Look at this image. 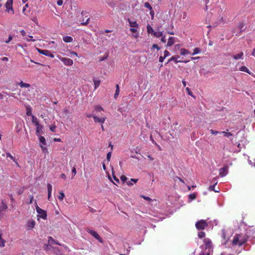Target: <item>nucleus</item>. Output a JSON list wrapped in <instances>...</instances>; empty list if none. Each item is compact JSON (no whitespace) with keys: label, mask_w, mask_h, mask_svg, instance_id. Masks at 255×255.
<instances>
[{"label":"nucleus","mask_w":255,"mask_h":255,"mask_svg":"<svg viewBox=\"0 0 255 255\" xmlns=\"http://www.w3.org/2000/svg\"><path fill=\"white\" fill-rule=\"evenodd\" d=\"M248 238L249 237L246 233H241L239 234H236L232 241V244L241 247L247 242Z\"/></svg>","instance_id":"f257e3e1"},{"label":"nucleus","mask_w":255,"mask_h":255,"mask_svg":"<svg viewBox=\"0 0 255 255\" xmlns=\"http://www.w3.org/2000/svg\"><path fill=\"white\" fill-rule=\"evenodd\" d=\"M204 243L205 245L204 250L207 251V252H210V255L213 252V246L212 242L209 239H205L204 240Z\"/></svg>","instance_id":"f03ea898"},{"label":"nucleus","mask_w":255,"mask_h":255,"mask_svg":"<svg viewBox=\"0 0 255 255\" xmlns=\"http://www.w3.org/2000/svg\"><path fill=\"white\" fill-rule=\"evenodd\" d=\"M128 21L129 24L130 28V31L132 32V33H135V32H137V29L139 28L138 24L135 21H131L129 18L128 19Z\"/></svg>","instance_id":"7ed1b4c3"},{"label":"nucleus","mask_w":255,"mask_h":255,"mask_svg":"<svg viewBox=\"0 0 255 255\" xmlns=\"http://www.w3.org/2000/svg\"><path fill=\"white\" fill-rule=\"evenodd\" d=\"M196 227L198 230H204L208 226V223L204 220H201L196 223Z\"/></svg>","instance_id":"20e7f679"},{"label":"nucleus","mask_w":255,"mask_h":255,"mask_svg":"<svg viewBox=\"0 0 255 255\" xmlns=\"http://www.w3.org/2000/svg\"><path fill=\"white\" fill-rule=\"evenodd\" d=\"M87 232L89 233H90L91 235L93 236L96 240H98L99 242L100 243H103V240L102 239L101 237H100V235H99L98 233H97L95 231H94V230H92L89 229V228H88L87 229Z\"/></svg>","instance_id":"39448f33"},{"label":"nucleus","mask_w":255,"mask_h":255,"mask_svg":"<svg viewBox=\"0 0 255 255\" xmlns=\"http://www.w3.org/2000/svg\"><path fill=\"white\" fill-rule=\"evenodd\" d=\"M36 212L40 215V217L45 219L47 217V214L45 211L39 208L37 205L36 207Z\"/></svg>","instance_id":"423d86ee"},{"label":"nucleus","mask_w":255,"mask_h":255,"mask_svg":"<svg viewBox=\"0 0 255 255\" xmlns=\"http://www.w3.org/2000/svg\"><path fill=\"white\" fill-rule=\"evenodd\" d=\"M12 0H7L5 4V7L6 8V10L8 12H11L12 14H13L14 10L12 8Z\"/></svg>","instance_id":"0eeeda50"},{"label":"nucleus","mask_w":255,"mask_h":255,"mask_svg":"<svg viewBox=\"0 0 255 255\" xmlns=\"http://www.w3.org/2000/svg\"><path fill=\"white\" fill-rule=\"evenodd\" d=\"M228 166H225L223 167H222L219 170V175L221 177H224L228 174Z\"/></svg>","instance_id":"6e6552de"},{"label":"nucleus","mask_w":255,"mask_h":255,"mask_svg":"<svg viewBox=\"0 0 255 255\" xmlns=\"http://www.w3.org/2000/svg\"><path fill=\"white\" fill-rule=\"evenodd\" d=\"M39 139L40 142L42 144H40V146L41 147L42 150L43 151H44L45 150L47 149L44 146V145H46L45 139L44 137H43L42 136H40L39 138Z\"/></svg>","instance_id":"1a4fd4ad"},{"label":"nucleus","mask_w":255,"mask_h":255,"mask_svg":"<svg viewBox=\"0 0 255 255\" xmlns=\"http://www.w3.org/2000/svg\"><path fill=\"white\" fill-rule=\"evenodd\" d=\"M35 221L34 220L28 221L26 224L27 229L30 230L33 229L35 225Z\"/></svg>","instance_id":"9d476101"},{"label":"nucleus","mask_w":255,"mask_h":255,"mask_svg":"<svg viewBox=\"0 0 255 255\" xmlns=\"http://www.w3.org/2000/svg\"><path fill=\"white\" fill-rule=\"evenodd\" d=\"M87 13V12L83 11L81 12V14L83 16H84L85 17H87L85 21H84V18L83 20V21L81 22V24L82 25H87L88 23L89 22L90 18L89 17H88V16H85V15Z\"/></svg>","instance_id":"9b49d317"},{"label":"nucleus","mask_w":255,"mask_h":255,"mask_svg":"<svg viewBox=\"0 0 255 255\" xmlns=\"http://www.w3.org/2000/svg\"><path fill=\"white\" fill-rule=\"evenodd\" d=\"M93 118L94 120V122L97 123V122H100V123L103 124L105 123L106 118H99L96 116H93Z\"/></svg>","instance_id":"f8f14e48"},{"label":"nucleus","mask_w":255,"mask_h":255,"mask_svg":"<svg viewBox=\"0 0 255 255\" xmlns=\"http://www.w3.org/2000/svg\"><path fill=\"white\" fill-rule=\"evenodd\" d=\"M48 244L49 246H51L52 245H60V244L58 243L56 241H55L52 237H49L48 240Z\"/></svg>","instance_id":"ddd939ff"},{"label":"nucleus","mask_w":255,"mask_h":255,"mask_svg":"<svg viewBox=\"0 0 255 255\" xmlns=\"http://www.w3.org/2000/svg\"><path fill=\"white\" fill-rule=\"evenodd\" d=\"M174 43H175V38L172 37V36H170L169 38V39L168 40L167 43L166 44L165 46L166 47H168V46H171L173 45V44H174Z\"/></svg>","instance_id":"4468645a"},{"label":"nucleus","mask_w":255,"mask_h":255,"mask_svg":"<svg viewBox=\"0 0 255 255\" xmlns=\"http://www.w3.org/2000/svg\"><path fill=\"white\" fill-rule=\"evenodd\" d=\"M179 56H173L171 57L168 60L167 63L170 62V61H174V62L176 63L178 62H181L182 61L180 60H177V58H179Z\"/></svg>","instance_id":"2eb2a0df"},{"label":"nucleus","mask_w":255,"mask_h":255,"mask_svg":"<svg viewBox=\"0 0 255 255\" xmlns=\"http://www.w3.org/2000/svg\"><path fill=\"white\" fill-rule=\"evenodd\" d=\"M244 53L243 52L238 53L237 54L233 55V57L235 60H239L243 58Z\"/></svg>","instance_id":"dca6fc26"},{"label":"nucleus","mask_w":255,"mask_h":255,"mask_svg":"<svg viewBox=\"0 0 255 255\" xmlns=\"http://www.w3.org/2000/svg\"><path fill=\"white\" fill-rule=\"evenodd\" d=\"M73 64V61L70 58H65V65H72Z\"/></svg>","instance_id":"f3484780"},{"label":"nucleus","mask_w":255,"mask_h":255,"mask_svg":"<svg viewBox=\"0 0 255 255\" xmlns=\"http://www.w3.org/2000/svg\"><path fill=\"white\" fill-rule=\"evenodd\" d=\"M239 70L242 71H244L245 72L248 73L249 74H252L251 72H250V70L248 69V68H247V67H246V66H242L240 68Z\"/></svg>","instance_id":"a211bd4d"},{"label":"nucleus","mask_w":255,"mask_h":255,"mask_svg":"<svg viewBox=\"0 0 255 255\" xmlns=\"http://www.w3.org/2000/svg\"><path fill=\"white\" fill-rule=\"evenodd\" d=\"M43 55H44L45 56H48V57H54V55L49 50H45L44 52H43Z\"/></svg>","instance_id":"6ab92c4d"},{"label":"nucleus","mask_w":255,"mask_h":255,"mask_svg":"<svg viewBox=\"0 0 255 255\" xmlns=\"http://www.w3.org/2000/svg\"><path fill=\"white\" fill-rule=\"evenodd\" d=\"M217 184V182H216L213 185L210 186L208 188V190L210 191H213L214 192H219V191L215 189V186Z\"/></svg>","instance_id":"aec40b11"},{"label":"nucleus","mask_w":255,"mask_h":255,"mask_svg":"<svg viewBox=\"0 0 255 255\" xmlns=\"http://www.w3.org/2000/svg\"><path fill=\"white\" fill-rule=\"evenodd\" d=\"M116 92H115V94H114V97L115 99H116V98H117L118 96L120 94V87H119V85L117 84L116 85Z\"/></svg>","instance_id":"412c9836"},{"label":"nucleus","mask_w":255,"mask_h":255,"mask_svg":"<svg viewBox=\"0 0 255 255\" xmlns=\"http://www.w3.org/2000/svg\"><path fill=\"white\" fill-rule=\"evenodd\" d=\"M42 127L39 125L36 126V133L37 135H39L40 133L42 131Z\"/></svg>","instance_id":"4be33fe9"},{"label":"nucleus","mask_w":255,"mask_h":255,"mask_svg":"<svg viewBox=\"0 0 255 255\" xmlns=\"http://www.w3.org/2000/svg\"><path fill=\"white\" fill-rule=\"evenodd\" d=\"M19 85L21 87V88H28L30 87V84H27V83H24L22 81L20 82L19 83Z\"/></svg>","instance_id":"5701e85b"},{"label":"nucleus","mask_w":255,"mask_h":255,"mask_svg":"<svg viewBox=\"0 0 255 255\" xmlns=\"http://www.w3.org/2000/svg\"><path fill=\"white\" fill-rule=\"evenodd\" d=\"M245 26V23H243V22H241V23H239L238 28L241 30V32L245 30L246 28Z\"/></svg>","instance_id":"b1692460"},{"label":"nucleus","mask_w":255,"mask_h":255,"mask_svg":"<svg viewBox=\"0 0 255 255\" xmlns=\"http://www.w3.org/2000/svg\"><path fill=\"white\" fill-rule=\"evenodd\" d=\"M153 35L156 38H159V37H161L163 35V33L162 31H154Z\"/></svg>","instance_id":"393cba45"},{"label":"nucleus","mask_w":255,"mask_h":255,"mask_svg":"<svg viewBox=\"0 0 255 255\" xmlns=\"http://www.w3.org/2000/svg\"><path fill=\"white\" fill-rule=\"evenodd\" d=\"M94 89H97V88L100 85V80L94 79Z\"/></svg>","instance_id":"a878e982"},{"label":"nucleus","mask_w":255,"mask_h":255,"mask_svg":"<svg viewBox=\"0 0 255 255\" xmlns=\"http://www.w3.org/2000/svg\"><path fill=\"white\" fill-rule=\"evenodd\" d=\"M146 28H147V31L148 33H153V34L154 31L152 26H151L150 25V24H148L146 26Z\"/></svg>","instance_id":"bb28decb"},{"label":"nucleus","mask_w":255,"mask_h":255,"mask_svg":"<svg viewBox=\"0 0 255 255\" xmlns=\"http://www.w3.org/2000/svg\"><path fill=\"white\" fill-rule=\"evenodd\" d=\"M53 252L56 255H62V251H60L58 249L56 248H53Z\"/></svg>","instance_id":"cd10ccee"},{"label":"nucleus","mask_w":255,"mask_h":255,"mask_svg":"<svg viewBox=\"0 0 255 255\" xmlns=\"http://www.w3.org/2000/svg\"><path fill=\"white\" fill-rule=\"evenodd\" d=\"M32 122L34 124H35L36 126L40 125L37 118L35 117L34 116H32Z\"/></svg>","instance_id":"c85d7f7f"},{"label":"nucleus","mask_w":255,"mask_h":255,"mask_svg":"<svg viewBox=\"0 0 255 255\" xmlns=\"http://www.w3.org/2000/svg\"><path fill=\"white\" fill-rule=\"evenodd\" d=\"M73 40V38L72 36H65V42L66 43H69V42H71Z\"/></svg>","instance_id":"c756f323"},{"label":"nucleus","mask_w":255,"mask_h":255,"mask_svg":"<svg viewBox=\"0 0 255 255\" xmlns=\"http://www.w3.org/2000/svg\"><path fill=\"white\" fill-rule=\"evenodd\" d=\"M66 52H67L66 53H65L66 55H68V56H73V55H75V56H77V53L76 52H70V51H69V50H67L66 51Z\"/></svg>","instance_id":"7c9ffc66"},{"label":"nucleus","mask_w":255,"mask_h":255,"mask_svg":"<svg viewBox=\"0 0 255 255\" xmlns=\"http://www.w3.org/2000/svg\"><path fill=\"white\" fill-rule=\"evenodd\" d=\"M189 53L188 50H186V49L185 48H182L181 49L180 51V54L182 55H187V54Z\"/></svg>","instance_id":"2f4dec72"},{"label":"nucleus","mask_w":255,"mask_h":255,"mask_svg":"<svg viewBox=\"0 0 255 255\" xmlns=\"http://www.w3.org/2000/svg\"><path fill=\"white\" fill-rule=\"evenodd\" d=\"M206 233L204 232H200L198 233V236L200 238H205Z\"/></svg>","instance_id":"473e14b6"},{"label":"nucleus","mask_w":255,"mask_h":255,"mask_svg":"<svg viewBox=\"0 0 255 255\" xmlns=\"http://www.w3.org/2000/svg\"><path fill=\"white\" fill-rule=\"evenodd\" d=\"M197 197V194L196 193H192L189 195V198L191 200H193V199H195L196 197Z\"/></svg>","instance_id":"72a5a7b5"},{"label":"nucleus","mask_w":255,"mask_h":255,"mask_svg":"<svg viewBox=\"0 0 255 255\" xmlns=\"http://www.w3.org/2000/svg\"><path fill=\"white\" fill-rule=\"evenodd\" d=\"M5 245V241L2 239L0 235V247H3Z\"/></svg>","instance_id":"f704fd0d"},{"label":"nucleus","mask_w":255,"mask_h":255,"mask_svg":"<svg viewBox=\"0 0 255 255\" xmlns=\"http://www.w3.org/2000/svg\"><path fill=\"white\" fill-rule=\"evenodd\" d=\"M95 110L98 112H100L102 111H104V109L102 108V107L100 106H96L95 107Z\"/></svg>","instance_id":"c9c22d12"},{"label":"nucleus","mask_w":255,"mask_h":255,"mask_svg":"<svg viewBox=\"0 0 255 255\" xmlns=\"http://www.w3.org/2000/svg\"><path fill=\"white\" fill-rule=\"evenodd\" d=\"M201 51L200 49L199 48H195L194 49L193 53H192V55H196V54L200 53Z\"/></svg>","instance_id":"e433bc0d"},{"label":"nucleus","mask_w":255,"mask_h":255,"mask_svg":"<svg viewBox=\"0 0 255 255\" xmlns=\"http://www.w3.org/2000/svg\"><path fill=\"white\" fill-rule=\"evenodd\" d=\"M198 255H210V252H207L205 251V250H202V251L200 252V253L198 254Z\"/></svg>","instance_id":"4c0bfd02"},{"label":"nucleus","mask_w":255,"mask_h":255,"mask_svg":"<svg viewBox=\"0 0 255 255\" xmlns=\"http://www.w3.org/2000/svg\"><path fill=\"white\" fill-rule=\"evenodd\" d=\"M144 6L145 7L148 8V9H149V10H151V8L152 7L148 2H144Z\"/></svg>","instance_id":"58836bf2"},{"label":"nucleus","mask_w":255,"mask_h":255,"mask_svg":"<svg viewBox=\"0 0 255 255\" xmlns=\"http://www.w3.org/2000/svg\"><path fill=\"white\" fill-rule=\"evenodd\" d=\"M221 133H224V135L227 136V137H229V136H232L233 134L231 132H226V131H223Z\"/></svg>","instance_id":"ea45409f"},{"label":"nucleus","mask_w":255,"mask_h":255,"mask_svg":"<svg viewBox=\"0 0 255 255\" xmlns=\"http://www.w3.org/2000/svg\"><path fill=\"white\" fill-rule=\"evenodd\" d=\"M64 198V193L62 191L60 192V195L58 197V198L60 201H62Z\"/></svg>","instance_id":"a19ab883"},{"label":"nucleus","mask_w":255,"mask_h":255,"mask_svg":"<svg viewBox=\"0 0 255 255\" xmlns=\"http://www.w3.org/2000/svg\"><path fill=\"white\" fill-rule=\"evenodd\" d=\"M47 189H48V192H50V193H51L52 192V186L50 184H47Z\"/></svg>","instance_id":"79ce46f5"},{"label":"nucleus","mask_w":255,"mask_h":255,"mask_svg":"<svg viewBox=\"0 0 255 255\" xmlns=\"http://www.w3.org/2000/svg\"><path fill=\"white\" fill-rule=\"evenodd\" d=\"M186 91L188 92V95H190V96H193V93L189 87L186 88Z\"/></svg>","instance_id":"37998d69"},{"label":"nucleus","mask_w":255,"mask_h":255,"mask_svg":"<svg viewBox=\"0 0 255 255\" xmlns=\"http://www.w3.org/2000/svg\"><path fill=\"white\" fill-rule=\"evenodd\" d=\"M163 53H164L163 56L165 58H166V57H167V56H169V55H170V52H168V50H165L164 51Z\"/></svg>","instance_id":"c03bdc74"},{"label":"nucleus","mask_w":255,"mask_h":255,"mask_svg":"<svg viewBox=\"0 0 255 255\" xmlns=\"http://www.w3.org/2000/svg\"><path fill=\"white\" fill-rule=\"evenodd\" d=\"M150 14L151 16V18L153 19L154 16V12L152 9V7L151 8V10H150Z\"/></svg>","instance_id":"a18cd8bd"},{"label":"nucleus","mask_w":255,"mask_h":255,"mask_svg":"<svg viewBox=\"0 0 255 255\" xmlns=\"http://www.w3.org/2000/svg\"><path fill=\"white\" fill-rule=\"evenodd\" d=\"M12 38H13V37L11 35H9L8 36V39L7 40H5V42L6 43H9L12 39Z\"/></svg>","instance_id":"49530a36"},{"label":"nucleus","mask_w":255,"mask_h":255,"mask_svg":"<svg viewBox=\"0 0 255 255\" xmlns=\"http://www.w3.org/2000/svg\"><path fill=\"white\" fill-rule=\"evenodd\" d=\"M112 153L111 152H109L107 155V159L108 160H110L111 157Z\"/></svg>","instance_id":"de8ad7c7"},{"label":"nucleus","mask_w":255,"mask_h":255,"mask_svg":"<svg viewBox=\"0 0 255 255\" xmlns=\"http://www.w3.org/2000/svg\"><path fill=\"white\" fill-rule=\"evenodd\" d=\"M121 179L122 181H123V182H126L127 180L126 176H124V175H123L121 177Z\"/></svg>","instance_id":"09e8293b"},{"label":"nucleus","mask_w":255,"mask_h":255,"mask_svg":"<svg viewBox=\"0 0 255 255\" xmlns=\"http://www.w3.org/2000/svg\"><path fill=\"white\" fill-rule=\"evenodd\" d=\"M166 36H162L161 38V41L163 43H166Z\"/></svg>","instance_id":"8fccbe9b"},{"label":"nucleus","mask_w":255,"mask_h":255,"mask_svg":"<svg viewBox=\"0 0 255 255\" xmlns=\"http://www.w3.org/2000/svg\"><path fill=\"white\" fill-rule=\"evenodd\" d=\"M210 131L212 134H213V135H216V134L219 133L218 131H217V130H214L213 129H211Z\"/></svg>","instance_id":"3c124183"},{"label":"nucleus","mask_w":255,"mask_h":255,"mask_svg":"<svg viewBox=\"0 0 255 255\" xmlns=\"http://www.w3.org/2000/svg\"><path fill=\"white\" fill-rule=\"evenodd\" d=\"M56 126L55 125H52L50 127V129L52 131H55Z\"/></svg>","instance_id":"603ef678"},{"label":"nucleus","mask_w":255,"mask_h":255,"mask_svg":"<svg viewBox=\"0 0 255 255\" xmlns=\"http://www.w3.org/2000/svg\"><path fill=\"white\" fill-rule=\"evenodd\" d=\"M6 154L7 157H10L12 160H14V157H13L12 155H11L10 154V153H6Z\"/></svg>","instance_id":"864d4df0"},{"label":"nucleus","mask_w":255,"mask_h":255,"mask_svg":"<svg viewBox=\"0 0 255 255\" xmlns=\"http://www.w3.org/2000/svg\"><path fill=\"white\" fill-rule=\"evenodd\" d=\"M165 58L164 57V56H160L159 58V62H163Z\"/></svg>","instance_id":"5fc2aeb1"},{"label":"nucleus","mask_w":255,"mask_h":255,"mask_svg":"<svg viewBox=\"0 0 255 255\" xmlns=\"http://www.w3.org/2000/svg\"><path fill=\"white\" fill-rule=\"evenodd\" d=\"M28 7V4H26L23 7V9H22V12L23 13H24L25 14H26L25 11L26 10V8Z\"/></svg>","instance_id":"6e6d98bb"},{"label":"nucleus","mask_w":255,"mask_h":255,"mask_svg":"<svg viewBox=\"0 0 255 255\" xmlns=\"http://www.w3.org/2000/svg\"><path fill=\"white\" fill-rule=\"evenodd\" d=\"M152 48H156L157 49H160V47H159L158 46L156 45V44H153L152 45Z\"/></svg>","instance_id":"4d7b16f0"},{"label":"nucleus","mask_w":255,"mask_h":255,"mask_svg":"<svg viewBox=\"0 0 255 255\" xmlns=\"http://www.w3.org/2000/svg\"><path fill=\"white\" fill-rule=\"evenodd\" d=\"M37 49L38 52L39 53L42 54H43V52H44V51L45 50L40 49L39 48H37Z\"/></svg>","instance_id":"13d9d810"},{"label":"nucleus","mask_w":255,"mask_h":255,"mask_svg":"<svg viewBox=\"0 0 255 255\" xmlns=\"http://www.w3.org/2000/svg\"><path fill=\"white\" fill-rule=\"evenodd\" d=\"M20 32L23 36H25L26 35V32L24 30H20Z\"/></svg>","instance_id":"bf43d9fd"},{"label":"nucleus","mask_w":255,"mask_h":255,"mask_svg":"<svg viewBox=\"0 0 255 255\" xmlns=\"http://www.w3.org/2000/svg\"><path fill=\"white\" fill-rule=\"evenodd\" d=\"M31 20H32L33 22H34L35 23H37V18L35 17H33L31 18Z\"/></svg>","instance_id":"052dcab7"},{"label":"nucleus","mask_w":255,"mask_h":255,"mask_svg":"<svg viewBox=\"0 0 255 255\" xmlns=\"http://www.w3.org/2000/svg\"><path fill=\"white\" fill-rule=\"evenodd\" d=\"M142 197L144 199H145L147 201H150L151 200V199L149 197H148V196H142Z\"/></svg>","instance_id":"680f3d73"},{"label":"nucleus","mask_w":255,"mask_h":255,"mask_svg":"<svg viewBox=\"0 0 255 255\" xmlns=\"http://www.w3.org/2000/svg\"><path fill=\"white\" fill-rule=\"evenodd\" d=\"M26 114L28 116H30L31 115V110H29L28 108L27 109Z\"/></svg>","instance_id":"e2e57ef3"},{"label":"nucleus","mask_w":255,"mask_h":255,"mask_svg":"<svg viewBox=\"0 0 255 255\" xmlns=\"http://www.w3.org/2000/svg\"><path fill=\"white\" fill-rule=\"evenodd\" d=\"M63 3V0H58L57 1V4L59 5H61Z\"/></svg>","instance_id":"0e129e2a"},{"label":"nucleus","mask_w":255,"mask_h":255,"mask_svg":"<svg viewBox=\"0 0 255 255\" xmlns=\"http://www.w3.org/2000/svg\"><path fill=\"white\" fill-rule=\"evenodd\" d=\"M1 60L2 61H8V58L7 57H4L2 58H1Z\"/></svg>","instance_id":"69168bd1"},{"label":"nucleus","mask_w":255,"mask_h":255,"mask_svg":"<svg viewBox=\"0 0 255 255\" xmlns=\"http://www.w3.org/2000/svg\"><path fill=\"white\" fill-rule=\"evenodd\" d=\"M72 172L73 173L74 175L76 174V169L75 167L72 169Z\"/></svg>","instance_id":"338daca9"},{"label":"nucleus","mask_w":255,"mask_h":255,"mask_svg":"<svg viewBox=\"0 0 255 255\" xmlns=\"http://www.w3.org/2000/svg\"><path fill=\"white\" fill-rule=\"evenodd\" d=\"M182 82L183 85V86L186 87V82L185 80L184 79L182 80Z\"/></svg>","instance_id":"774afa93"}]
</instances>
